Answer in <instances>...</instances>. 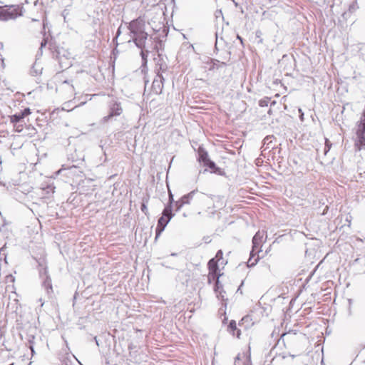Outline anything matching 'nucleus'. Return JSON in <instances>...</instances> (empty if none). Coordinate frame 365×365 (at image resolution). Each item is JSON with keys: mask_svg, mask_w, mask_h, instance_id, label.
Here are the masks:
<instances>
[{"mask_svg": "<svg viewBox=\"0 0 365 365\" xmlns=\"http://www.w3.org/2000/svg\"><path fill=\"white\" fill-rule=\"evenodd\" d=\"M220 199V196L209 195L202 192L197 195L196 200L202 207H205V212L209 217H212L217 213L215 206V200Z\"/></svg>", "mask_w": 365, "mask_h": 365, "instance_id": "obj_2", "label": "nucleus"}, {"mask_svg": "<svg viewBox=\"0 0 365 365\" xmlns=\"http://www.w3.org/2000/svg\"><path fill=\"white\" fill-rule=\"evenodd\" d=\"M164 81L165 79L162 73H157L151 86V89L153 93L156 95L162 93L164 87Z\"/></svg>", "mask_w": 365, "mask_h": 365, "instance_id": "obj_7", "label": "nucleus"}, {"mask_svg": "<svg viewBox=\"0 0 365 365\" xmlns=\"http://www.w3.org/2000/svg\"><path fill=\"white\" fill-rule=\"evenodd\" d=\"M94 339H95V342L96 343V344L98 346V340H97V338L96 336L94 337Z\"/></svg>", "mask_w": 365, "mask_h": 365, "instance_id": "obj_38", "label": "nucleus"}, {"mask_svg": "<svg viewBox=\"0 0 365 365\" xmlns=\"http://www.w3.org/2000/svg\"><path fill=\"white\" fill-rule=\"evenodd\" d=\"M63 83L68 84L69 86L70 90L73 92L74 91V87L72 84L70 83V81L68 80H66L63 82Z\"/></svg>", "mask_w": 365, "mask_h": 365, "instance_id": "obj_34", "label": "nucleus"}, {"mask_svg": "<svg viewBox=\"0 0 365 365\" xmlns=\"http://www.w3.org/2000/svg\"><path fill=\"white\" fill-rule=\"evenodd\" d=\"M145 46L144 48H139L141 50L140 56H141L143 64L147 63V57H148V54L149 53V51L145 50Z\"/></svg>", "mask_w": 365, "mask_h": 365, "instance_id": "obj_22", "label": "nucleus"}, {"mask_svg": "<svg viewBox=\"0 0 365 365\" xmlns=\"http://www.w3.org/2000/svg\"><path fill=\"white\" fill-rule=\"evenodd\" d=\"M299 115H300V118L302 120H303V118H304V113L302 112V109L301 108H299Z\"/></svg>", "mask_w": 365, "mask_h": 365, "instance_id": "obj_36", "label": "nucleus"}, {"mask_svg": "<svg viewBox=\"0 0 365 365\" xmlns=\"http://www.w3.org/2000/svg\"><path fill=\"white\" fill-rule=\"evenodd\" d=\"M174 203L175 205L176 212H178L182 208V207L185 205L180 200L174 202Z\"/></svg>", "mask_w": 365, "mask_h": 365, "instance_id": "obj_27", "label": "nucleus"}, {"mask_svg": "<svg viewBox=\"0 0 365 365\" xmlns=\"http://www.w3.org/2000/svg\"><path fill=\"white\" fill-rule=\"evenodd\" d=\"M227 320V317H225V318H224V319H223V320H222V322H223V323H225V322H226Z\"/></svg>", "mask_w": 365, "mask_h": 365, "instance_id": "obj_37", "label": "nucleus"}, {"mask_svg": "<svg viewBox=\"0 0 365 365\" xmlns=\"http://www.w3.org/2000/svg\"><path fill=\"white\" fill-rule=\"evenodd\" d=\"M217 260L215 259V258H212L209 260L208 263H207V267H208V269H209V271L210 270H213V271H216V270H218L219 269V267H218V263H217Z\"/></svg>", "mask_w": 365, "mask_h": 365, "instance_id": "obj_16", "label": "nucleus"}, {"mask_svg": "<svg viewBox=\"0 0 365 365\" xmlns=\"http://www.w3.org/2000/svg\"><path fill=\"white\" fill-rule=\"evenodd\" d=\"M0 216H2L1 212H0Z\"/></svg>", "mask_w": 365, "mask_h": 365, "instance_id": "obj_43", "label": "nucleus"}, {"mask_svg": "<svg viewBox=\"0 0 365 365\" xmlns=\"http://www.w3.org/2000/svg\"><path fill=\"white\" fill-rule=\"evenodd\" d=\"M251 321L252 319L250 316L247 315L240 320V322H239V326H242L243 324H247L245 327H247L250 326V324H253V323L251 322Z\"/></svg>", "mask_w": 365, "mask_h": 365, "instance_id": "obj_20", "label": "nucleus"}, {"mask_svg": "<svg viewBox=\"0 0 365 365\" xmlns=\"http://www.w3.org/2000/svg\"><path fill=\"white\" fill-rule=\"evenodd\" d=\"M23 129V125H19L16 127V130L17 132H21Z\"/></svg>", "mask_w": 365, "mask_h": 365, "instance_id": "obj_35", "label": "nucleus"}, {"mask_svg": "<svg viewBox=\"0 0 365 365\" xmlns=\"http://www.w3.org/2000/svg\"><path fill=\"white\" fill-rule=\"evenodd\" d=\"M47 44V40L46 38H43L41 43V47L39 48L40 51H41V53H42L41 50L42 48L46 46V45Z\"/></svg>", "mask_w": 365, "mask_h": 365, "instance_id": "obj_33", "label": "nucleus"}, {"mask_svg": "<svg viewBox=\"0 0 365 365\" xmlns=\"http://www.w3.org/2000/svg\"><path fill=\"white\" fill-rule=\"evenodd\" d=\"M168 68V66L165 63H161L160 64L159 69H158V73H160V72H165Z\"/></svg>", "mask_w": 365, "mask_h": 365, "instance_id": "obj_30", "label": "nucleus"}, {"mask_svg": "<svg viewBox=\"0 0 365 365\" xmlns=\"http://www.w3.org/2000/svg\"><path fill=\"white\" fill-rule=\"evenodd\" d=\"M128 29L132 36V41L138 48H144L148 37V34L145 31V22L140 18L131 21Z\"/></svg>", "mask_w": 365, "mask_h": 365, "instance_id": "obj_1", "label": "nucleus"}, {"mask_svg": "<svg viewBox=\"0 0 365 365\" xmlns=\"http://www.w3.org/2000/svg\"><path fill=\"white\" fill-rule=\"evenodd\" d=\"M115 50H116V48L113 49V53H114V52H115V53H117V51H115Z\"/></svg>", "mask_w": 365, "mask_h": 365, "instance_id": "obj_40", "label": "nucleus"}, {"mask_svg": "<svg viewBox=\"0 0 365 365\" xmlns=\"http://www.w3.org/2000/svg\"><path fill=\"white\" fill-rule=\"evenodd\" d=\"M223 252L221 250H218L216 253V255L214 258H215L216 260L220 261L221 259H222Z\"/></svg>", "mask_w": 365, "mask_h": 365, "instance_id": "obj_31", "label": "nucleus"}, {"mask_svg": "<svg viewBox=\"0 0 365 365\" xmlns=\"http://www.w3.org/2000/svg\"><path fill=\"white\" fill-rule=\"evenodd\" d=\"M269 101H270L269 98H264L263 99H261L259 101V106H261V107L267 106Z\"/></svg>", "mask_w": 365, "mask_h": 365, "instance_id": "obj_25", "label": "nucleus"}, {"mask_svg": "<svg viewBox=\"0 0 365 365\" xmlns=\"http://www.w3.org/2000/svg\"><path fill=\"white\" fill-rule=\"evenodd\" d=\"M41 68H40V69L36 68L35 65L31 68V69L30 71L31 74L34 76L38 75L39 73H41Z\"/></svg>", "mask_w": 365, "mask_h": 365, "instance_id": "obj_26", "label": "nucleus"}, {"mask_svg": "<svg viewBox=\"0 0 365 365\" xmlns=\"http://www.w3.org/2000/svg\"><path fill=\"white\" fill-rule=\"evenodd\" d=\"M43 287L46 289L48 294H50L53 292V288H52V284H51V279L50 276L46 275V278L44 279L43 282Z\"/></svg>", "mask_w": 365, "mask_h": 365, "instance_id": "obj_15", "label": "nucleus"}, {"mask_svg": "<svg viewBox=\"0 0 365 365\" xmlns=\"http://www.w3.org/2000/svg\"><path fill=\"white\" fill-rule=\"evenodd\" d=\"M0 9V21L15 19L23 15V6L20 5L5 6Z\"/></svg>", "mask_w": 365, "mask_h": 365, "instance_id": "obj_3", "label": "nucleus"}, {"mask_svg": "<svg viewBox=\"0 0 365 365\" xmlns=\"http://www.w3.org/2000/svg\"><path fill=\"white\" fill-rule=\"evenodd\" d=\"M31 113V109L29 108H26L24 110H21V112L11 115L10 121L14 125V126H16V123L22 122L24 118L30 115Z\"/></svg>", "mask_w": 365, "mask_h": 365, "instance_id": "obj_8", "label": "nucleus"}, {"mask_svg": "<svg viewBox=\"0 0 365 365\" xmlns=\"http://www.w3.org/2000/svg\"><path fill=\"white\" fill-rule=\"evenodd\" d=\"M268 113H272V111L270 109L269 110Z\"/></svg>", "mask_w": 365, "mask_h": 365, "instance_id": "obj_42", "label": "nucleus"}, {"mask_svg": "<svg viewBox=\"0 0 365 365\" xmlns=\"http://www.w3.org/2000/svg\"><path fill=\"white\" fill-rule=\"evenodd\" d=\"M196 193H197V190H194L187 195H183L180 200L184 205H189L190 203V200L193 199Z\"/></svg>", "mask_w": 365, "mask_h": 365, "instance_id": "obj_14", "label": "nucleus"}, {"mask_svg": "<svg viewBox=\"0 0 365 365\" xmlns=\"http://www.w3.org/2000/svg\"><path fill=\"white\" fill-rule=\"evenodd\" d=\"M34 339H35V337L34 335H30L28 339V342L29 344V348L31 350L32 354L34 353V346H33Z\"/></svg>", "mask_w": 365, "mask_h": 365, "instance_id": "obj_24", "label": "nucleus"}, {"mask_svg": "<svg viewBox=\"0 0 365 365\" xmlns=\"http://www.w3.org/2000/svg\"><path fill=\"white\" fill-rule=\"evenodd\" d=\"M227 331L232 336H236L237 338H240L241 335V331L240 329L237 327L236 322L235 320H231L227 326Z\"/></svg>", "mask_w": 365, "mask_h": 365, "instance_id": "obj_11", "label": "nucleus"}, {"mask_svg": "<svg viewBox=\"0 0 365 365\" xmlns=\"http://www.w3.org/2000/svg\"><path fill=\"white\" fill-rule=\"evenodd\" d=\"M120 29H121V26H120V27L118 29L117 32H116V36H115V38L113 39V41H115L116 46H118V42H117V38H118V36L120 35V34H121V30H120Z\"/></svg>", "mask_w": 365, "mask_h": 365, "instance_id": "obj_32", "label": "nucleus"}, {"mask_svg": "<svg viewBox=\"0 0 365 365\" xmlns=\"http://www.w3.org/2000/svg\"><path fill=\"white\" fill-rule=\"evenodd\" d=\"M197 153H198V160L200 163H202V165H204L205 163H207V160H210L209 158V155H208V153L202 147H199Z\"/></svg>", "mask_w": 365, "mask_h": 365, "instance_id": "obj_13", "label": "nucleus"}, {"mask_svg": "<svg viewBox=\"0 0 365 365\" xmlns=\"http://www.w3.org/2000/svg\"><path fill=\"white\" fill-rule=\"evenodd\" d=\"M174 198H173V193L171 192V191H169V200H168V203L167 205H170L172 207H173V204L174 203Z\"/></svg>", "mask_w": 365, "mask_h": 365, "instance_id": "obj_29", "label": "nucleus"}, {"mask_svg": "<svg viewBox=\"0 0 365 365\" xmlns=\"http://www.w3.org/2000/svg\"><path fill=\"white\" fill-rule=\"evenodd\" d=\"M217 37H218V35H217V34L216 33V43L217 42Z\"/></svg>", "mask_w": 365, "mask_h": 365, "instance_id": "obj_39", "label": "nucleus"}, {"mask_svg": "<svg viewBox=\"0 0 365 365\" xmlns=\"http://www.w3.org/2000/svg\"><path fill=\"white\" fill-rule=\"evenodd\" d=\"M234 365H252L251 361L250 359H246L244 361H242L239 356L235 358V364Z\"/></svg>", "mask_w": 365, "mask_h": 365, "instance_id": "obj_21", "label": "nucleus"}, {"mask_svg": "<svg viewBox=\"0 0 365 365\" xmlns=\"http://www.w3.org/2000/svg\"><path fill=\"white\" fill-rule=\"evenodd\" d=\"M274 138H274V135H267V136H266L264 138V140H263V147L266 145V148H264V150L270 148V145L272 143V140L274 139Z\"/></svg>", "mask_w": 365, "mask_h": 365, "instance_id": "obj_19", "label": "nucleus"}, {"mask_svg": "<svg viewBox=\"0 0 365 365\" xmlns=\"http://www.w3.org/2000/svg\"><path fill=\"white\" fill-rule=\"evenodd\" d=\"M115 50H116V48L113 49V53H114V52H115V53H117V51H115Z\"/></svg>", "mask_w": 365, "mask_h": 365, "instance_id": "obj_41", "label": "nucleus"}, {"mask_svg": "<svg viewBox=\"0 0 365 365\" xmlns=\"http://www.w3.org/2000/svg\"><path fill=\"white\" fill-rule=\"evenodd\" d=\"M295 335H296V333H291V332L284 333L283 334H282L279 340H281L284 344L286 341L292 340V338L294 337Z\"/></svg>", "mask_w": 365, "mask_h": 365, "instance_id": "obj_17", "label": "nucleus"}, {"mask_svg": "<svg viewBox=\"0 0 365 365\" xmlns=\"http://www.w3.org/2000/svg\"><path fill=\"white\" fill-rule=\"evenodd\" d=\"M325 148H324V154L326 155L328 151L330 150L331 143L329 142L328 139H325Z\"/></svg>", "mask_w": 365, "mask_h": 365, "instance_id": "obj_28", "label": "nucleus"}, {"mask_svg": "<svg viewBox=\"0 0 365 365\" xmlns=\"http://www.w3.org/2000/svg\"><path fill=\"white\" fill-rule=\"evenodd\" d=\"M207 65H209V70L213 71L215 69H220L221 68L225 67L227 66L226 63L221 62L217 59L211 58L210 61L207 63Z\"/></svg>", "mask_w": 365, "mask_h": 365, "instance_id": "obj_12", "label": "nucleus"}, {"mask_svg": "<svg viewBox=\"0 0 365 365\" xmlns=\"http://www.w3.org/2000/svg\"><path fill=\"white\" fill-rule=\"evenodd\" d=\"M214 291L216 293L218 299H221L222 302H224L225 303L223 304L226 307V301H227V299L225 298V291L224 290L223 285L220 282V279L216 280L214 286Z\"/></svg>", "mask_w": 365, "mask_h": 365, "instance_id": "obj_9", "label": "nucleus"}, {"mask_svg": "<svg viewBox=\"0 0 365 365\" xmlns=\"http://www.w3.org/2000/svg\"><path fill=\"white\" fill-rule=\"evenodd\" d=\"M174 214L172 212V207L166 205L163 210L162 216L158 220V225L155 229V240L164 231L168 222L173 217Z\"/></svg>", "mask_w": 365, "mask_h": 365, "instance_id": "obj_4", "label": "nucleus"}, {"mask_svg": "<svg viewBox=\"0 0 365 365\" xmlns=\"http://www.w3.org/2000/svg\"><path fill=\"white\" fill-rule=\"evenodd\" d=\"M203 165L210 168L211 170V173H215L220 175H224V172L222 170V169L217 167L215 162L211 160H207V163H205Z\"/></svg>", "mask_w": 365, "mask_h": 365, "instance_id": "obj_10", "label": "nucleus"}, {"mask_svg": "<svg viewBox=\"0 0 365 365\" xmlns=\"http://www.w3.org/2000/svg\"><path fill=\"white\" fill-rule=\"evenodd\" d=\"M123 113V108L120 102L113 101L109 105V113L104 116L101 121L105 123L114 116H119Z\"/></svg>", "mask_w": 365, "mask_h": 365, "instance_id": "obj_5", "label": "nucleus"}, {"mask_svg": "<svg viewBox=\"0 0 365 365\" xmlns=\"http://www.w3.org/2000/svg\"><path fill=\"white\" fill-rule=\"evenodd\" d=\"M222 274H220L219 272V269L218 270H216V271H213V270H210V272H209V278H208V281L209 282H210V279L212 278V279L214 280H217L220 279V277L222 275Z\"/></svg>", "mask_w": 365, "mask_h": 365, "instance_id": "obj_18", "label": "nucleus"}, {"mask_svg": "<svg viewBox=\"0 0 365 365\" xmlns=\"http://www.w3.org/2000/svg\"><path fill=\"white\" fill-rule=\"evenodd\" d=\"M148 200H143V202L141 204V206H140V210L141 211L146 215V216H148L149 215V212H148V207H147V203H148Z\"/></svg>", "mask_w": 365, "mask_h": 365, "instance_id": "obj_23", "label": "nucleus"}, {"mask_svg": "<svg viewBox=\"0 0 365 365\" xmlns=\"http://www.w3.org/2000/svg\"><path fill=\"white\" fill-rule=\"evenodd\" d=\"M262 237H263V235L261 234L260 232H257L252 238V245H253L252 250L250 253L251 257L247 262L249 267L254 266L257 262V259H255V262H251L252 257V252H260V247H261Z\"/></svg>", "mask_w": 365, "mask_h": 365, "instance_id": "obj_6", "label": "nucleus"}]
</instances>
